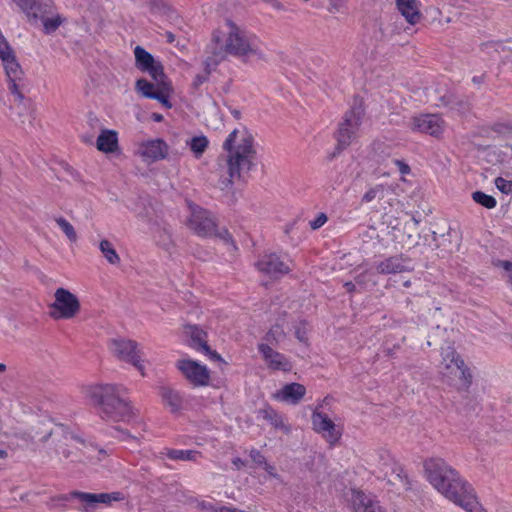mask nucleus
Returning <instances> with one entry per match:
<instances>
[{"instance_id": "1", "label": "nucleus", "mask_w": 512, "mask_h": 512, "mask_svg": "<svg viewBox=\"0 0 512 512\" xmlns=\"http://www.w3.org/2000/svg\"><path fill=\"white\" fill-rule=\"evenodd\" d=\"M428 481L447 499L467 512H476L479 502L472 486L441 458H429L424 462Z\"/></svg>"}, {"instance_id": "2", "label": "nucleus", "mask_w": 512, "mask_h": 512, "mask_svg": "<svg viewBox=\"0 0 512 512\" xmlns=\"http://www.w3.org/2000/svg\"><path fill=\"white\" fill-rule=\"evenodd\" d=\"M225 156H219L224 161L229 175L228 183L235 180H245L250 170L255 166L256 150L254 138L248 131H243L239 138V131L234 129L223 143Z\"/></svg>"}, {"instance_id": "3", "label": "nucleus", "mask_w": 512, "mask_h": 512, "mask_svg": "<svg viewBox=\"0 0 512 512\" xmlns=\"http://www.w3.org/2000/svg\"><path fill=\"white\" fill-rule=\"evenodd\" d=\"M124 393L125 389L120 386L103 384L91 387L88 397L103 420L128 422L134 418L135 413Z\"/></svg>"}, {"instance_id": "4", "label": "nucleus", "mask_w": 512, "mask_h": 512, "mask_svg": "<svg viewBox=\"0 0 512 512\" xmlns=\"http://www.w3.org/2000/svg\"><path fill=\"white\" fill-rule=\"evenodd\" d=\"M226 26L228 30L224 44L219 45L220 36L216 32L213 34L215 47L212 53L216 58L215 62L223 60L227 54L236 57H256L260 60H266V55L261 49L256 36L248 34L231 20H227Z\"/></svg>"}, {"instance_id": "5", "label": "nucleus", "mask_w": 512, "mask_h": 512, "mask_svg": "<svg viewBox=\"0 0 512 512\" xmlns=\"http://www.w3.org/2000/svg\"><path fill=\"white\" fill-rule=\"evenodd\" d=\"M374 474L378 479L385 480L396 492L411 489V480L401 465L388 451H379Z\"/></svg>"}, {"instance_id": "6", "label": "nucleus", "mask_w": 512, "mask_h": 512, "mask_svg": "<svg viewBox=\"0 0 512 512\" xmlns=\"http://www.w3.org/2000/svg\"><path fill=\"white\" fill-rule=\"evenodd\" d=\"M365 110L361 103H355L345 112L336 132L337 146L333 156L346 149L359 136Z\"/></svg>"}, {"instance_id": "7", "label": "nucleus", "mask_w": 512, "mask_h": 512, "mask_svg": "<svg viewBox=\"0 0 512 512\" xmlns=\"http://www.w3.org/2000/svg\"><path fill=\"white\" fill-rule=\"evenodd\" d=\"M55 300L50 304V316L54 320L71 319L80 311V302L76 295L65 288H58Z\"/></svg>"}, {"instance_id": "8", "label": "nucleus", "mask_w": 512, "mask_h": 512, "mask_svg": "<svg viewBox=\"0 0 512 512\" xmlns=\"http://www.w3.org/2000/svg\"><path fill=\"white\" fill-rule=\"evenodd\" d=\"M72 499H77L80 503H82L83 508H80V510L87 512L90 507H94L99 503L109 505L114 501L123 500L124 496L121 492L96 494L74 490L70 493L61 494L56 497V500L63 502H67Z\"/></svg>"}, {"instance_id": "9", "label": "nucleus", "mask_w": 512, "mask_h": 512, "mask_svg": "<svg viewBox=\"0 0 512 512\" xmlns=\"http://www.w3.org/2000/svg\"><path fill=\"white\" fill-rule=\"evenodd\" d=\"M109 348L115 357L132 364L144 375V367L141 364V353L137 342L124 338L111 339Z\"/></svg>"}, {"instance_id": "10", "label": "nucleus", "mask_w": 512, "mask_h": 512, "mask_svg": "<svg viewBox=\"0 0 512 512\" xmlns=\"http://www.w3.org/2000/svg\"><path fill=\"white\" fill-rule=\"evenodd\" d=\"M177 368L195 387L208 385L210 373L205 365L190 359H183L177 362Z\"/></svg>"}, {"instance_id": "11", "label": "nucleus", "mask_w": 512, "mask_h": 512, "mask_svg": "<svg viewBox=\"0 0 512 512\" xmlns=\"http://www.w3.org/2000/svg\"><path fill=\"white\" fill-rule=\"evenodd\" d=\"M134 55L136 67L142 72H147L153 81H158L166 77L161 62L156 61L153 55L143 47L136 46L134 49Z\"/></svg>"}, {"instance_id": "12", "label": "nucleus", "mask_w": 512, "mask_h": 512, "mask_svg": "<svg viewBox=\"0 0 512 512\" xmlns=\"http://www.w3.org/2000/svg\"><path fill=\"white\" fill-rule=\"evenodd\" d=\"M187 224L200 237H211L216 234L215 221L205 209L194 208Z\"/></svg>"}, {"instance_id": "13", "label": "nucleus", "mask_w": 512, "mask_h": 512, "mask_svg": "<svg viewBox=\"0 0 512 512\" xmlns=\"http://www.w3.org/2000/svg\"><path fill=\"white\" fill-rule=\"evenodd\" d=\"M17 5L32 24H37L45 14H52L56 10L53 0H17Z\"/></svg>"}, {"instance_id": "14", "label": "nucleus", "mask_w": 512, "mask_h": 512, "mask_svg": "<svg viewBox=\"0 0 512 512\" xmlns=\"http://www.w3.org/2000/svg\"><path fill=\"white\" fill-rule=\"evenodd\" d=\"M412 131L439 136L444 130V121L435 114H423L413 117L409 122Z\"/></svg>"}, {"instance_id": "15", "label": "nucleus", "mask_w": 512, "mask_h": 512, "mask_svg": "<svg viewBox=\"0 0 512 512\" xmlns=\"http://www.w3.org/2000/svg\"><path fill=\"white\" fill-rule=\"evenodd\" d=\"M313 429L322 433L324 438L331 444L339 441L341 433L336 429L334 422L323 412L317 410L312 414Z\"/></svg>"}, {"instance_id": "16", "label": "nucleus", "mask_w": 512, "mask_h": 512, "mask_svg": "<svg viewBox=\"0 0 512 512\" xmlns=\"http://www.w3.org/2000/svg\"><path fill=\"white\" fill-rule=\"evenodd\" d=\"M137 153L145 162L153 163L166 158L168 155V145L159 138L148 140L139 145Z\"/></svg>"}, {"instance_id": "17", "label": "nucleus", "mask_w": 512, "mask_h": 512, "mask_svg": "<svg viewBox=\"0 0 512 512\" xmlns=\"http://www.w3.org/2000/svg\"><path fill=\"white\" fill-rule=\"evenodd\" d=\"M0 59L3 62L9 81H20L23 74L21 66L16 61L12 49L0 34Z\"/></svg>"}, {"instance_id": "18", "label": "nucleus", "mask_w": 512, "mask_h": 512, "mask_svg": "<svg viewBox=\"0 0 512 512\" xmlns=\"http://www.w3.org/2000/svg\"><path fill=\"white\" fill-rule=\"evenodd\" d=\"M412 270L411 259L403 254L387 257L376 265V271L384 275L409 272Z\"/></svg>"}, {"instance_id": "19", "label": "nucleus", "mask_w": 512, "mask_h": 512, "mask_svg": "<svg viewBox=\"0 0 512 512\" xmlns=\"http://www.w3.org/2000/svg\"><path fill=\"white\" fill-rule=\"evenodd\" d=\"M256 267L260 272L271 277L287 274L290 271L288 264L275 253L263 255L256 262Z\"/></svg>"}, {"instance_id": "20", "label": "nucleus", "mask_w": 512, "mask_h": 512, "mask_svg": "<svg viewBox=\"0 0 512 512\" xmlns=\"http://www.w3.org/2000/svg\"><path fill=\"white\" fill-rule=\"evenodd\" d=\"M56 437L58 440V444L56 445V453L63 455L64 458H68L70 456V452L65 448L68 446V442L70 441H78L82 442L78 436L74 435L72 432H69L63 425H59L55 430H50L47 432L40 441H47L50 437Z\"/></svg>"}, {"instance_id": "21", "label": "nucleus", "mask_w": 512, "mask_h": 512, "mask_svg": "<svg viewBox=\"0 0 512 512\" xmlns=\"http://www.w3.org/2000/svg\"><path fill=\"white\" fill-rule=\"evenodd\" d=\"M258 350L269 368L281 371H289L291 369V364L287 358L283 354L273 350L268 344H259Z\"/></svg>"}, {"instance_id": "22", "label": "nucleus", "mask_w": 512, "mask_h": 512, "mask_svg": "<svg viewBox=\"0 0 512 512\" xmlns=\"http://www.w3.org/2000/svg\"><path fill=\"white\" fill-rule=\"evenodd\" d=\"M352 502L355 512H385L379 501L363 491L353 490Z\"/></svg>"}, {"instance_id": "23", "label": "nucleus", "mask_w": 512, "mask_h": 512, "mask_svg": "<svg viewBox=\"0 0 512 512\" xmlns=\"http://www.w3.org/2000/svg\"><path fill=\"white\" fill-rule=\"evenodd\" d=\"M305 394H306L305 386L300 383L293 382V383L285 384L282 387V389L279 390L275 394V398L280 401H283V402H286V403H289L292 405H296V404L300 403V401L303 399Z\"/></svg>"}, {"instance_id": "24", "label": "nucleus", "mask_w": 512, "mask_h": 512, "mask_svg": "<svg viewBox=\"0 0 512 512\" xmlns=\"http://www.w3.org/2000/svg\"><path fill=\"white\" fill-rule=\"evenodd\" d=\"M396 6L408 23L414 25L420 21L422 14L418 0H396Z\"/></svg>"}, {"instance_id": "25", "label": "nucleus", "mask_w": 512, "mask_h": 512, "mask_svg": "<svg viewBox=\"0 0 512 512\" xmlns=\"http://www.w3.org/2000/svg\"><path fill=\"white\" fill-rule=\"evenodd\" d=\"M440 103L437 104L438 106L448 107L451 110H455L459 113H465L469 110L470 104L469 102L456 95L453 92H447L443 96L439 98Z\"/></svg>"}, {"instance_id": "26", "label": "nucleus", "mask_w": 512, "mask_h": 512, "mask_svg": "<svg viewBox=\"0 0 512 512\" xmlns=\"http://www.w3.org/2000/svg\"><path fill=\"white\" fill-rule=\"evenodd\" d=\"M97 149L104 153H113L118 148V137L114 130L104 129L96 142Z\"/></svg>"}, {"instance_id": "27", "label": "nucleus", "mask_w": 512, "mask_h": 512, "mask_svg": "<svg viewBox=\"0 0 512 512\" xmlns=\"http://www.w3.org/2000/svg\"><path fill=\"white\" fill-rule=\"evenodd\" d=\"M187 333L190 335L189 346L197 351H209L207 344V333L195 325L186 327Z\"/></svg>"}, {"instance_id": "28", "label": "nucleus", "mask_w": 512, "mask_h": 512, "mask_svg": "<svg viewBox=\"0 0 512 512\" xmlns=\"http://www.w3.org/2000/svg\"><path fill=\"white\" fill-rule=\"evenodd\" d=\"M161 397L172 413H176L182 409L183 398L178 391L170 387H162Z\"/></svg>"}, {"instance_id": "29", "label": "nucleus", "mask_w": 512, "mask_h": 512, "mask_svg": "<svg viewBox=\"0 0 512 512\" xmlns=\"http://www.w3.org/2000/svg\"><path fill=\"white\" fill-rule=\"evenodd\" d=\"M260 414L262 415L263 419L269 421V423L275 429H279L285 434H289L291 432V427L285 423L284 417L272 407H267L260 410Z\"/></svg>"}, {"instance_id": "30", "label": "nucleus", "mask_w": 512, "mask_h": 512, "mask_svg": "<svg viewBox=\"0 0 512 512\" xmlns=\"http://www.w3.org/2000/svg\"><path fill=\"white\" fill-rule=\"evenodd\" d=\"M163 456L173 461H196L200 456V452L196 450L164 448L160 452V457L162 458Z\"/></svg>"}, {"instance_id": "31", "label": "nucleus", "mask_w": 512, "mask_h": 512, "mask_svg": "<svg viewBox=\"0 0 512 512\" xmlns=\"http://www.w3.org/2000/svg\"><path fill=\"white\" fill-rule=\"evenodd\" d=\"M156 82V86L158 87V92L155 94L154 100H157L166 108H171L172 104L169 101L170 93L173 91L172 85L168 77L166 76L164 79H160Z\"/></svg>"}, {"instance_id": "32", "label": "nucleus", "mask_w": 512, "mask_h": 512, "mask_svg": "<svg viewBox=\"0 0 512 512\" xmlns=\"http://www.w3.org/2000/svg\"><path fill=\"white\" fill-rule=\"evenodd\" d=\"M39 21L43 24V30L45 34H51L55 32L65 21V18L53 10L52 14H45Z\"/></svg>"}, {"instance_id": "33", "label": "nucleus", "mask_w": 512, "mask_h": 512, "mask_svg": "<svg viewBox=\"0 0 512 512\" xmlns=\"http://www.w3.org/2000/svg\"><path fill=\"white\" fill-rule=\"evenodd\" d=\"M99 249L109 264H120V256L109 240L103 239L99 244Z\"/></svg>"}, {"instance_id": "34", "label": "nucleus", "mask_w": 512, "mask_h": 512, "mask_svg": "<svg viewBox=\"0 0 512 512\" xmlns=\"http://www.w3.org/2000/svg\"><path fill=\"white\" fill-rule=\"evenodd\" d=\"M136 90L145 98L153 99L158 92V87L155 81L151 83L147 79L141 78L136 81Z\"/></svg>"}, {"instance_id": "35", "label": "nucleus", "mask_w": 512, "mask_h": 512, "mask_svg": "<svg viewBox=\"0 0 512 512\" xmlns=\"http://www.w3.org/2000/svg\"><path fill=\"white\" fill-rule=\"evenodd\" d=\"M451 362L454 363L457 371L460 374V378L463 380V386L465 389H467L471 384L472 375L469 372V370L465 367L464 361L460 359L459 356H457L456 358L453 357Z\"/></svg>"}, {"instance_id": "36", "label": "nucleus", "mask_w": 512, "mask_h": 512, "mask_svg": "<svg viewBox=\"0 0 512 512\" xmlns=\"http://www.w3.org/2000/svg\"><path fill=\"white\" fill-rule=\"evenodd\" d=\"M472 199L479 205L487 208V209H493L496 204H497V201L496 199L491 196V195H488L482 191H475L472 193Z\"/></svg>"}, {"instance_id": "37", "label": "nucleus", "mask_w": 512, "mask_h": 512, "mask_svg": "<svg viewBox=\"0 0 512 512\" xmlns=\"http://www.w3.org/2000/svg\"><path fill=\"white\" fill-rule=\"evenodd\" d=\"M208 143V139L205 136H195L191 139L189 145L195 156L199 157L206 150Z\"/></svg>"}, {"instance_id": "38", "label": "nucleus", "mask_w": 512, "mask_h": 512, "mask_svg": "<svg viewBox=\"0 0 512 512\" xmlns=\"http://www.w3.org/2000/svg\"><path fill=\"white\" fill-rule=\"evenodd\" d=\"M55 221L71 242H75L77 240V233L71 223L63 217H58Z\"/></svg>"}, {"instance_id": "39", "label": "nucleus", "mask_w": 512, "mask_h": 512, "mask_svg": "<svg viewBox=\"0 0 512 512\" xmlns=\"http://www.w3.org/2000/svg\"><path fill=\"white\" fill-rule=\"evenodd\" d=\"M385 193V186L382 184L370 188L362 197V202L369 203L374 199H382Z\"/></svg>"}, {"instance_id": "40", "label": "nucleus", "mask_w": 512, "mask_h": 512, "mask_svg": "<svg viewBox=\"0 0 512 512\" xmlns=\"http://www.w3.org/2000/svg\"><path fill=\"white\" fill-rule=\"evenodd\" d=\"M157 242L164 249L169 250V248L173 245L171 231L166 227L160 229Z\"/></svg>"}, {"instance_id": "41", "label": "nucleus", "mask_w": 512, "mask_h": 512, "mask_svg": "<svg viewBox=\"0 0 512 512\" xmlns=\"http://www.w3.org/2000/svg\"><path fill=\"white\" fill-rule=\"evenodd\" d=\"M285 336L284 330L281 326L275 325L273 326L266 334V341L269 343L279 342Z\"/></svg>"}, {"instance_id": "42", "label": "nucleus", "mask_w": 512, "mask_h": 512, "mask_svg": "<svg viewBox=\"0 0 512 512\" xmlns=\"http://www.w3.org/2000/svg\"><path fill=\"white\" fill-rule=\"evenodd\" d=\"M496 51L501 55L503 61L512 62V42L499 44Z\"/></svg>"}, {"instance_id": "43", "label": "nucleus", "mask_w": 512, "mask_h": 512, "mask_svg": "<svg viewBox=\"0 0 512 512\" xmlns=\"http://www.w3.org/2000/svg\"><path fill=\"white\" fill-rule=\"evenodd\" d=\"M496 187L504 194H512V181L497 177L495 180Z\"/></svg>"}, {"instance_id": "44", "label": "nucleus", "mask_w": 512, "mask_h": 512, "mask_svg": "<svg viewBox=\"0 0 512 512\" xmlns=\"http://www.w3.org/2000/svg\"><path fill=\"white\" fill-rule=\"evenodd\" d=\"M210 75V70L208 69V65L206 66L205 70L201 74H197L193 80L192 86L194 89H199V87L204 84Z\"/></svg>"}, {"instance_id": "45", "label": "nucleus", "mask_w": 512, "mask_h": 512, "mask_svg": "<svg viewBox=\"0 0 512 512\" xmlns=\"http://www.w3.org/2000/svg\"><path fill=\"white\" fill-rule=\"evenodd\" d=\"M329 2H330V4L328 7V11L330 13H338V12H342V10L345 6L346 0H329Z\"/></svg>"}, {"instance_id": "46", "label": "nucleus", "mask_w": 512, "mask_h": 512, "mask_svg": "<svg viewBox=\"0 0 512 512\" xmlns=\"http://www.w3.org/2000/svg\"><path fill=\"white\" fill-rule=\"evenodd\" d=\"M327 221V216L324 213H320L314 220L310 221V227L313 230L319 229Z\"/></svg>"}, {"instance_id": "47", "label": "nucleus", "mask_w": 512, "mask_h": 512, "mask_svg": "<svg viewBox=\"0 0 512 512\" xmlns=\"http://www.w3.org/2000/svg\"><path fill=\"white\" fill-rule=\"evenodd\" d=\"M250 457L257 465H264L267 462L264 455L256 449L250 451Z\"/></svg>"}, {"instance_id": "48", "label": "nucleus", "mask_w": 512, "mask_h": 512, "mask_svg": "<svg viewBox=\"0 0 512 512\" xmlns=\"http://www.w3.org/2000/svg\"><path fill=\"white\" fill-rule=\"evenodd\" d=\"M18 81H9L8 89L19 101H22L24 96L19 90Z\"/></svg>"}, {"instance_id": "49", "label": "nucleus", "mask_w": 512, "mask_h": 512, "mask_svg": "<svg viewBox=\"0 0 512 512\" xmlns=\"http://www.w3.org/2000/svg\"><path fill=\"white\" fill-rule=\"evenodd\" d=\"M395 165L398 167L401 174L406 175L410 173V167L403 160L395 159Z\"/></svg>"}, {"instance_id": "50", "label": "nucleus", "mask_w": 512, "mask_h": 512, "mask_svg": "<svg viewBox=\"0 0 512 512\" xmlns=\"http://www.w3.org/2000/svg\"><path fill=\"white\" fill-rule=\"evenodd\" d=\"M200 353L209 357L212 361H223L221 356L209 347V351H199Z\"/></svg>"}, {"instance_id": "51", "label": "nucleus", "mask_w": 512, "mask_h": 512, "mask_svg": "<svg viewBox=\"0 0 512 512\" xmlns=\"http://www.w3.org/2000/svg\"><path fill=\"white\" fill-rule=\"evenodd\" d=\"M295 336L301 342H305L307 340L306 331L303 327L298 326L295 328Z\"/></svg>"}, {"instance_id": "52", "label": "nucleus", "mask_w": 512, "mask_h": 512, "mask_svg": "<svg viewBox=\"0 0 512 512\" xmlns=\"http://www.w3.org/2000/svg\"><path fill=\"white\" fill-rule=\"evenodd\" d=\"M263 468L271 477L278 478V474L276 473V469L273 465L266 462L263 465Z\"/></svg>"}, {"instance_id": "53", "label": "nucleus", "mask_w": 512, "mask_h": 512, "mask_svg": "<svg viewBox=\"0 0 512 512\" xmlns=\"http://www.w3.org/2000/svg\"><path fill=\"white\" fill-rule=\"evenodd\" d=\"M217 235L220 238H222L226 243H233L232 236L227 230L219 232Z\"/></svg>"}, {"instance_id": "54", "label": "nucleus", "mask_w": 512, "mask_h": 512, "mask_svg": "<svg viewBox=\"0 0 512 512\" xmlns=\"http://www.w3.org/2000/svg\"><path fill=\"white\" fill-rule=\"evenodd\" d=\"M498 266L502 267L507 272V275L511 273L512 262H510V261H499Z\"/></svg>"}, {"instance_id": "55", "label": "nucleus", "mask_w": 512, "mask_h": 512, "mask_svg": "<svg viewBox=\"0 0 512 512\" xmlns=\"http://www.w3.org/2000/svg\"><path fill=\"white\" fill-rule=\"evenodd\" d=\"M264 1L269 3L275 9H278V10L283 9V5L278 0H264Z\"/></svg>"}, {"instance_id": "56", "label": "nucleus", "mask_w": 512, "mask_h": 512, "mask_svg": "<svg viewBox=\"0 0 512 512\" xmlns=\"http://www.w3.org/2000/svg\"><path fill=\"white\" fill-rule=\"evenodd\" d=\"M484 79H485V75H479V76H474L472 78V82L476 85H480L484 82Z\"/></svg>"}, {"instance_id": "57", "label": "nucleus", "mask_w": 512, "mask_h": 512, "mask_svg": "<svg viewBox=\"0 0 512 512\" xmlns=\"http://www.w3.org/2000/svg\"><path fill=\"white\" fill-rule=\"evenodd\" d=\"M344 287L348 292H353L355 290V283L349 281L344 284Z\"/></svg>"}, {"instance_id": "58", "label": "nucleus", "mask_w": 512, "mask_h": 512, "mask_svg": "<svg viewBox=\"0 0 512 512\" xmlns=\"http://www.w3.org/2000/svg\"><path fill=\"white\" fill-rule=\"evenodd\" d=\"M229 110H230V113L233 115V117L235 119H240L241 112L238 109H234V108L229 107Z\"/></svg>"}, {"instance_id": "59", "label": "nucleus", "mask_w": 512, "mask_h": 512, "mask_svg": "<svg viewBox=\"0 0 512 512\" xmlns=\"http://www.w3.org/2000/svg\"><path fill=\"white\" fill-rule=\"evenodd\" d=\"M366 277V274H360L355 278V281L357 284H363L364 278Z\"/></svg>"}, {"instance_id": "60", "label": "nucleus", "mask_w": 512, "mask_h": 512, "mask_svg": "<svg viewBox=\"0 0 512 512\" xmlns=\"http://www.w3.org/2000/svg\"><path fill=\"white\" fill-rule=\"evenodd\" d=\"M152 118L156 122H161L163 120V116L161 114H158V113H154L152 115Z\"/></svg>"}, {"instance_id": "61", "label": "nucleus", "mask_w": 512, "mask_h": 512, "mask_svg": "<svg viewBox=\"0 0 512 512\" xmlns=\"http://www.w3.org/2000/svg\"><path fill=\"white\" fill-rule=\"evenodd\" d=\"M233 464L239 468L244 463H243V461L240 458H236V459L233 460Z\"/></svg>"}, {"instance_id": "62", "label": "nucleus", "mask_w": 512, "mask_h": 512, "mask_svg": "<svg viewBox=\"0 0 512 512\" xmlns=\"http://www.w3.org/2000/svg\"><path fill=\"white\" fill-rule=\"evenodd\" d=\"M166 37L169 43H172L174 41V35L171 32H167Z\"/></svg>"}, {"instance_id": "63", "label": "nucleus", "mask_w": 512, "mask_h": 512, "mask_svg": "<svg viewBox=\"0 0 512 512\" xmlns=\"http://www.w3.org/2000/svg\"><path fill=\"white\" fill-rule=\"evenodd\" d=\"M8 456V453L4 449H0V459H4Z\"/></svg>"}, {"instance_id": "64", "label": "nucleus", "mask_w": 512, "mask_h": 512, "mask_svg": "<svg viewBox=\"0 0 512 512\" xmlns=\"http://www.w3.org/2000/svg\"><path fill=\"white\" fill-rule=\"evenodd\" d=\"M151 3L157 7H159L162 3H163V0H150Z\"/></svg>"}]
</instances>
